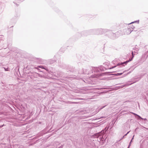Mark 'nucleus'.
Segmentation results:
<instances>
[{"mask_svg":"<svg viewBox=\"0 0 148 148\" xmlns=\"http://www.w3.org/2000/svg\"><path fill=\"white\" fill-rule=\"evenodd\" d=\"M134 136H133V138H132V140L133 139V138H134Z\"/></svg>","mask_w":148,"mask_h":148,"instance_id":"obj_25","label":"nucleus"},{"mask_svg":"<svg viewBox=\"0 0 148 148\" xmlns=\"http://www.w3.org/2000/svg\"><path fill=\"white\" fill-rule=\"evenodd\" d=\"M132 31V29H131V28H128L126 30L127 34H130Z\"/></svg>","mask_w":148,"mask_h":148,"instance_id":"obj_4","label":"nucleus"},{"mask_svg":"<svg viewBox=\"0 0 148 148\" xmlns=\"http://www.w3.org/2000/svg\"><path fill=\"white\" fill-rule=\"evenodd\" d=\"M129 147H129V146H128V148H129Z\"/></svg>","mask_w":148,"mask_h":148,"instance_id":"obj_29","label":"nucleus"},{"mask_svg":"<svg viewBox=\"0 0 148 148\" xmlns=\"http://www.w3.org/2000/svg\"><path fill=\"white\" fill-rule=\"evenodd\" d=\"M103 30L102 29H100V30H97V32H99V31H103Z\"/></svg>","mask_w":148,"mask_h":148,"instance_id":"obj_13","label":"nucleus"},{"mask_svg":"<svg viewBox=\"0 0 148 148\" xmlns=\"http://www.w3.org/2000/svg\"><path fill=\"white\" fill-rule=\"evenodd\" d=\"M38 67L39 68H42V69H45L46 70H47L46 69H45V68H44L43 67V66H39Z\"/></svg>","mask_w":148,"mask_h":148,"instance_id":"obj_8","label":"nucleus"},{"mask_svg":"<svg viewBox=\"0 0 148 148\" xmlns=\"http://www.w3.org/2000/svg\"><path fill=\"white\" fill-rule=\"evenodd\" d=\"M132 57L131 58H130L128 60H127V61L125 62H123L121 64L119 63L117 64V65L118 66L120 64L122 65L124 64H126L128 62L132 61V59L134 57V53H133V52H132Z\"/></svg>","mask_w":148,"mask_h":148,"instance_id":"obj_1","label":"nucleus"},{"mask_svg":"<svg viewBox=\"0 0 148 148\" xmlns=\"http://www.w3.org/2000/svg\"><path fill=\"white\" fill-rule=\"evenodd\" d=\"M124 72H123V73H119V75H122V74L123 73H124Z\"/></svg>","mask_w":148,"mask_h":148,"instance_id":"obj_20","label":"nucleus"},{"mask_svg":"<svg viewBox=\"0 0 148 148\" xmlns=\"http://www.w3.org/2000/svg\"><path fill=\"white\" fill-rule=\"evenodd\" d=\"M99 70H101V67L99 68L94 67L93 70L95 72H98L99 71Z\"/></svg>","mask_w":148,"mask_h":148,"instance_id":"obj_5","label":"nucleus"},{"mask_svg":"<svg viewBox=\"0 0 148 148\" xmlns=\"http://www.w3.org/2000/svg\"><path fill=\"white\" fill-rule=\"evenodd\" d=\"M144 119V120H147V119L145 118V119Z\"/></svg>","mask_w":148,"mask_h":148,"instance_id":"obj_26","label":"nucleus"},{"mask_svg":"<svg viewBox=\"0 0 148 148\" xmlns=\"http://www.w3.org/2000/svg\"><path fill=\"white\" fill-rule=\"evenodd\" d=\"M97 34H101V33H100V32H99V33H96Z\"/></svg>","mask_w":148,"mask_h":148,"instance_id":"obj_23","label":"nucleus"},{"mask_svg":"<svg viewBox=\"0 0 148 148\" xmlns=\"http://www.w3.org/2000/svg\"><path fill=\"white\" fill-rule=\"evenodd\" d=\"M79 99V100H83V98H78L77 99Z\"/></svg>","mask_w":148,"mask_h":148,"instance_id":"obj_16","label":"nucleus"},{"mask_svg":"<svg viewBox=\"0 0 148 148\" xmlns=\"http://www.w3.org/2000/svg\"><path fill=\"white\" fill-rule=\"evenodd\" d=\"M132 139H131L130 142H131V143H132Z\"/></svg>","mask_w":148,"mask_h":148,"instance_id":"obj_27","label":"nucleus"},{"mask_svg":"<svg viewBox=\"0 0 148 148\" xmlns=\"http://www.w3.org/2000/svg\"><path fill=\"white\" fill-rule=\"evenodd\" d=\"M127 134H125V135H124V136L122 138H122H124V136H125L127 135Z\"/></svg>","mask_w":148,"mask_h":148,"instance_id":"obj_21","label":"nucleus"},{"mask_svg":"<svg viewBox=\"0 0 148 148\" xmlns=\"http://www.w3.org/2000/svg\"><path fill=\"white\" fill-rule=\"evenodd\" d=\"M116 66H113V67H111V68H109L110 69H113V68H114L115 67H116Z\"/></svg>","mask_w":148,"mask_h":148,"instance_id":"obj_12","label":"nucleus"},{"mask_svg":"<svg viewBox=\"0 0 148 148\" xmlns=\"http://www.w3.org/2000/svg\"><path fill=\"white\" fill-rule=\"evenodd\" d=\"M67 103L70 104H77V103H78V102L68 101L67 102Z\"/></svg>","mask_w":148,"mask_h":148,"instance_id":"obj_6","label":"nucleus"},{"mask_svg":"<svg viewBox=\"0 0 148 148\" xmlns=\"http://www.w3.org/2000/svg\"><path fill=\"white\" fill-rule=\"evenodd\" d=\"M136 22V21H134V22H133L132 23H130V24H131V23H135Z\"/></svg>","mask_w":148,"mask_h":148,"instance_id":"obj_22","label":"nucleus"},{"mask_svg":"<svg viewBox=\"0 0 148 148\" xmlns=\"http://www.w3.org/2000/svg\"><path fill=\"white\" fill-rule=\"evenodd\" d=\"M83 71L82 73L85 74H88L89 73V72L87 71V70L86 69H82Z\"/></svg>","mask_w":148,"mask_h":148,"instance_id":"obj_3","label":"nucleus"},{"mask_svg":"<svg viewBox=\"0 0 148 148\" xmlns=\"http://www.w3.org/2000/svg\"><path fill=\"white\" fill-rule=\"evenodd\" d=\"M3 125H2V126H0V127H2L3 126Z\"/></svg>","mask_w":148,"mask_h":148,"instance_id":"obj_24","label":"nucleus"},{"mask_svg":"<svg viewBox=\"0 0 148 148\" xmlns=\"http://www.w3.org/2000/svg\"><path fill=\"white\" fill-rule=\"evenodd\" d=\"M130 28H131V29H132V31H133V29H134V28H135V27L134 26H133L132 27H130Z\"/></svg>","mask_w":148,"mask_h":148,"instance_id":"obj_9","label":"nucleus"},{"mask_svg":"<svg viewBox=\"0 0 148 148\" xmlns=\"http://www.w3.org/2000/svg\"><path fill=\"white\" fill-rule=\"evenodd\" d=\"M131 142H130V143L129 145V147H130L131 145Z\"/></svg>","mask_w":148,"mask_h":148,"instance_id":"obj_19","label":"nucleus"},{"mask_svg":"<svg viewBox=\"0 0 148 148\" xmlns=\"http://www.w3.org/2000/svg\"><path fill=\"white\" fill-rule=\"evenodd\" d=\"M3 68L4 69L5 71H9V68H5L3 67Z\"/></svg>","mask_w":148,"mask_h":148,"instance_id":"obj_7","label":"nucleus"},{"mask_svg":"<svg viewBox=\"0 0 148 148\" xmlns=\"http://www.w3.org/2000/svg\"><path fill=\"white\" fill-rule=\"evenodd\" d=\"M138 116L140 119H141L143 120V118H141L140 116H139V115H138Z\"/></svg>","mask_w":148,"mask_h":148,"instance_id":"obj_15","label":"nucleus"},{"mask_svg":"<svg viewBox=\"0 0 148 148\" xmlns=\"http://www.w3.org/2000/svg\"><path fill=\"white\" fill-rule=\"evenodd\" d=\"M130 132V131H129V132H128L127 134H128V133Z\"/></svg>","mask_w":148,"mask_h":148,"instance_id":"obj_28","label":"nucleus"},{"mask_svg":"<svg viewBox=\"0 0 148 148\" xmlns=\"http://www.w3.org/2000/svg\"><path fill=\"white\" fill-rule=\"evenodd\" d=\"M114 75H116V76H118V75H119V73H116V74H114Z\"/></svg>","mask_w":148,"mask_h":148,"instance_id":"obj_11","label":"nucleus"},{"mask_svg":"<svg viewBox=\"0 0 148 148\" xmlns=\"http://www.w3.org/2000/svg\"><path fill=\"white\" fill-rule=\"evenodd\" d=\"M132 113L133 114H134V115H137V116H138V115H137V114H135V113Z\"/></svg>","mask_w":148,"mask_h":148,"instance_id":"obj_17","label":"nucleus"},{"mask_svg":"<svg viewBox=\"0 0 148 148\" xmlns=\"http://www.w3.org/2000/svg\"><path fill=\"white\" fill-rule=\"evenodd\" d=\"M92 77H97V75H92Z\"/></svg>","mask_w":148,"mask_h":148,"instance_id":"obj_14","label":"nucleus"},{"mask_svg":"<svg viewBox=\"0 0 148 148\" xmlns=\"http://www.w3.org/2000/svg\"><path fill=\"white\" fill-rule=\"evenodd\" d=\"M108 129V128H107V127H106L105 128V130H107Z\"/></svg>","mask_w":148,"mask_h":148,"instance_id":"obj_18","label":"nucleus"},{"mask_svg":"<svg viewBox=\"0 0 148 148\" xmlns=\"http://www.w3.org/2000/svg\"><path fill=\"white\" fill-rule=\"evenodd\" d=\"M102 133L103 132L102 131L100 132H99L96 134L95 135V136L96 138H98L99 137V138L100 139V140H101L103 138V136H101L102 135Z\"/></svg>","mask_w":148,"mask_h":148,"instance_id":"obj_2","label":"nucleus"},{"mask_svg":"<svg viewBox=\"0 0 148 148\" xmlns=\"http://www.w3.org/2000/svg\"><path fill=\"white\" fill-rule=\"evenodd\" d=\"M106 88H98V90H101V89H106Z\"/></svg>","mask_w":148,"mask_h":148,"instance_id":"obj_10","label":"nucleus"}]
</instances>
